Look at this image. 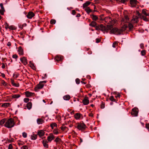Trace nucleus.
<instances>
[{"mask_svg":"<svg viewBox=\"0 0 149 149\" xmlns=\"http://www.w3.org/2000/svg\"><path fill=\"white\" fill-rule=\"evenodd\" d=\"M113 27V26H112ZM110 33L111 34H114L116 35H118L121 34L122 33L123 31V30L118 29L117 28H114L113 29L111 28V29Z\"/></svg>","mask_w":149,"mask_h":149,"instance_id":"nucleus-3","label":"nucleus"},{"mask_svg":"<svg viewBox=\"0 0 149 149\" xmlns=\"http://www.w3.org/2000/svg\"><path fill=\"white\" fill-rule=\"evenodd\" d=\"M63 59V57L61 55H57L54 58V60L57 61H61Z\"/></svg>","mask_w":149,"mask_h":149,"instance_id":"nucleus-8","label":"nucleus"},{"mask_svg":"<svg viewBox=\"0 0 149 149\" xmlns=\"http://www.w3.org/2000/svg\"><path fill=\"white\" fill-rule=\"evenodd\" d=\"M146 54V51L145 50H143L141 52V54L142 56H144Z\"/></svg>","mask_w":149,"mask_h":149,"instance_id":"nucleus-33","label":"nucleus"},{"mask_svg":"<svg viewBox=\"0 0 149 149\" xmlns=\"http://www.w3.org/2000/svg\"><path fill=\"white\" fill-rule=\"evenodd\" d=\"M15 125V123L13 119L10 118L6 121L4 124V126L8 128L13 127Z\"/></svg>","mask_w":149,"mask_h":149,"instance_id":"nucleus-2","label":"nucleus"},{"mask_svg":"<svg viewBox=\"0 0 149 149\" xmlns=\"http://www.w3.org/2000/svg\"><path fill=\"white\" fill-rule=\"evenodd\" d=\"M82 102L84 105H87L89 103V100L87 97H86L82 100Z\"/></svg>","mask_w":149,"mask_h":149,"instance_id":"nucleus-11","label":"nucleus"},{"mask_svg":"<svg viewBox=\"0 0 149 149\" xmlns=\"http://www.w3.org/2000/svg\"><path fill=\"white\" fill-rule=\"evenodd\" d=\"M34 16L35 14L33 12H29L27 15V17L28 18L31 19Z\"/></svg>","mask_w":149,"mask_h":149,"instance_id":"nucleus-12","label":"nucleus"},{"mask_svg":"<svg viewBox=\"0 0 149 149\" xmlns=\"http://www.w3.org/2000/svg\"><path fill=\"white\" fill-rule=\"evenodd\" d=\"M57 126L56 124L55 123H52L50 125V126L52 129H53L54 127H56Z\"/></svg>","mask_w":149,"mask_h":149,"instance_id":"nucleus-31","label":"nucleus"},{"mask_svg":"<svg viewBox=\"0 0 149 149\" xmlns=\"http://www.w3.org/2000/svg\"><path fill=\"white\" fill-rule=\"evenodd\" d=\"M86 127V125L84 123H80L77 125V128L82 131L85 130Z\"/></svg>","mask_w":149,"mask_h":149,"instance_id":"nucleus-4","label":"nucleus"},{"mask_svg":"<svg viewBox=\"0 0 149 149\" xmlns=\"http://www.w3.org/2000/svg\"><path fill=\"white\" fill-rule=\"evenodd\" d=\"M21 61L24 65H26L27 64V60L26 58L25 57H23L20 58Z\"/></svg>","mask_w":149,"mask_h":149,"instance_id":"nucleus-13","label":"nucleus"},{"mask_svg":"<svg viewBox=\"0 0 149 149\" xmlns=\"http://www.w3.org/2000/svg\"><path fill=\"white\" fill-rule=\"evenodd\" d=\"M137 2L136 0H130V3L131 6L133 7H135Z\"/></svg>","mask_w":149,"mask_h":149,"instance_id":"nucleus-10","label":"nucleus"},{"mask_svg":"<svg viewBox=\"0 0 149 149\" xmlns=\"http://www.w3.org/2000/svg\"><path fill=\"white\" fill-rule=\"evenodd\" d=\"M66 128H67L66 127H65V126H64V127L62 126L61 127V130L62 131L65 130Z\"/></svg>","mask_w":149,"mask_h":149,"instance_id":"nucleus-50","label":"nucleus"},{"mask_svg":"<svg viewBox=\"0 0 149 149\" xmlns=\"http://www.w3.org/2000/svg\"><path fill=\"white\" fill-rule=\"evenodd\" d=\"M12 57L13 58L16 59L17 58L18 56L17 55L14 54L13 55Z\"/></svg>","mask_w":149,"mask_h":149,"instance_id":"nucleus-53","label":"nucleus"},{"mask_svg":"<svg viewBox=\"0 0 149 149\" xmlns=\"http://www.w3.org/2000/svg\"><path fill=\"white\" fill-rule=\"evenodd\" d=\"M105 21L109 24H113L114 21L110 17H107L105 18Z\"/></svg>","mask_w":149,"mask_h":149,"instance_id":"nucleus-7","label":"nucleus"},{"mask_svg":"<svg viewBox=\"0 0 149 149\" xmlns=\"http://www.w3.org/2000/svg\"><path fill=\"white\" fill-rule=\"evenodd\" d=\"M18 52L20 55H23L24 54L23 50L21 46L19 47L18 48Z\"/></svg>","mask_w":149,"mask_h":149,"instance_id":"nucleus-15","label":"nucleus"},{"mask_svg":"<svg viewBox=\"0 0 149 149\" xmlns=\"http://www.w3.org/2000/svg\"><path fill=\"white\" fill-rule=\"evenodd\" d=\"M76 13V12L74 10H72V14L73 15H74Z\"/></svg>","mask_w":149,"mask_h":149,"instance_id":"nucleus-57","label":"nucleus"},{"mask_svg":"<svg viewBox=\"0 0 149 149\" xmlns=\"http://www.w3.org/2000/svg\"><path fill=\"white\" fill-rule=\"evenodd\" d=\"M110 100L113 102H115L116 100L114 98L113 96H111L109 98Z\"/></svg>","mask_w":149,"mask_h":149,"instance_id":"nucleus-37","label":"nucleus"},{"mask_svg":"<svg viewBox=\"0 0 149 149\" xmlns=\"http://www.w3.org/2000/svg\"><path fill=\"white\" fill-rule=\"evenodd\" d=\"M5 120L4 119H2L0 121V125H2L5 123Z\"/></svg>","mask_w":149,"mask_h":149,"instance_id":"nucleus-35","label":"nucleus"},{"mask_svg":"<svg viewBox=\"0 0 149 149\" xmlns=\"http://www.w3.org/2000/svg\"><path fill=\"white\" fill-rule=\"evenodd\" d=\"M11 83L12 84L13 86L16 87H18L19 86V83L16 84L14 82V81L13 79H10Z\"/></svg>","mask_w":149,"mask_h":149,"instance_id":"nucleus-20","label":"nucleus"},{"mask_svg":"<svg viewBox=\"0 0 149 149\" xmlns=\"http://www.w3.org/2000/svg\"><path fill=\"white\" fill-rule=\"evenodd\" d=\"M85 10L88 14H89L92 11L91 10L89 7L86 8L85 9Z\"/></svg>","mask_w":149,"mask_h":149,"instance_id":"nucleus-29","label":"nucleus"},{"mask_svg":"<svg viewBox=\"0 0 149 149\" xmlns=\"http://www.w3.org/2000/svg\"><path fill=\"white\" fill-rule=\"evenodd\" d=\"M127 28V26L126 24H125L123 26V27L121 29H122L123 30H123L124 31Z\"/></svg>","mask_w":149,"mask_h":149,"instance_id":"nucleus-36","label":"nucleus"},{"mask_svg":"<svg viewBox=\"0 0 149 149\" xmlns=\"http://www.w3.org/2000/svg\"><path fill=\"white\" fill-rule=\"evenodd\" d=\"M25 94L26 96L28 97L32 96L34 94L33 93L28 91H26L25 92Z\"/></svg>","mask_w":149,"mask_h":149,"instance_id":"nucleus-14","label":"nucleus"},{"mask_svg":"<svg viewBox=\"0 0 149 149\" xmlns=\"http://www.w3.org/2000/svg\"><path fill=\"white\" fill-rule=\"evenodd\" d=\"M45 134V132L43 130H40L38 132V134L40 136H42L44 135Z\"/></svg>","mask_w":149,"mask_h":149,"instance_id":"nucleus-23","label":"nucleus"},{"mask_svg":"<svg viewBox=\"0 0 149 149\" xmlns=\"http://www.w3.org/2000/svg\"><path fill=\"white\" fill-rule=\"evenodd\" d=\"M47 141H44V140L42 141V143L43 144V146L47 148L48 147V145L47 144Z\"/></svg>","mask_w":149,"mask_h":149,"instance_id":"nucleus-22","label":"nucleus"},{"mask_svg":"<svg viewBox=\"0 0 149 149\" xmlns=\"http://www.w3.org/2000/svg\"><path fill=\"white\" fill-rule=\"evenodd\" d=\"M22 149H28V147L26 145H24L21 147Z\"/></svg>","mask_w":149,"mask_h":149,"instance_id":"nucleus-39","label":"nucleus"},{"mask_svg":"<svg viewBox=\"0 0 149 149\" xmlns=\"http://www.w3.org/2000/svg\"><path fill=\"white\" fill-rule=\"evenodd\" d=\"M1 84H2L4 86H6V83L5 81L4 80H2L1 81Z\"/></svg>","mask_w":149,"mask_h":149,"instance_id":"nucleus-48","label":"nucleus"},{"mask_svg":"<svg viewBox=\"0 0 149 149\" xmlns=\"http://www.w3.org/2000/svg\"><path fill=\"white\" fill-rule=\"evenodd\" d=\"M7 45L8 46H10L11 45V43L10 42H8Z\"/></svg>","mask_w":149,"mask_h":149,"instance_id":"nucleus-61","label":"nucleus"},{"mask_svg":"<svg viewBox=\"0 0 149 149\" xmlns=\"http://www.w3.org/2000/svg\"><path fill=\"white\" fill-rule=\"evenodd\" d=\"M44 84H42V82H40L39 84H37L36 86L34 88V90L36 91H38L39 89H42L44 86Z\"/></svg>","mask_w":149,"mask_h":149,"instance_id":"nucleus-6","label":"nucleus"},{"mask_svg":"<svg viewBox=\"0 0 149 149\" xmlns=\"http://www.w3.org/2000/svg\"><path fill=\"white\" fill-rule=\"evenodd\" d=\"M5 11V10H2L1 9L0 10V14L3 15L4 14V12Z\"/></svg>","mask_w":149,"mask_h":149,"instance_id":"nucleus-44","label":"nucleus"},{"mask_svg":"<svg viewBox=\"0 0 149 149\" xmlns=\"http://www.w3.org/2000/svg\"><path fill=\"white\" fill-rule=\"evenodd\" d=\"M63 99L65 100H68L70 98V96L69 95H66L64 96Z\"/></svg>","mask_w":149,"mask_h":149,"instance_id":"nucleus-24","label":"nucleus"},{"mask_svg":"<svg viewBox=\"0 0 149 149\" xmlns=\"http://www.w3.org/2000/svg\"><path fill=\"white\" fill-rule=\"evenodd\" d=\"M141 18L143 19L145 21H148V19L145 16H143Z\"/></svg>","mask_w":149,"mask_h":149,"instance_id":"nucleus-40","label":"nucleus"},{"mask_svg":"<svg viewBox=\"0 0 149 149\" xmlns=\"http://www.w3.org/2000/svg\"><path fill=\"white\" fill-rule=\"evenodd\" d=\"M140 47L141 49H143L144 48V45L143 43H141L140 45Z\"/></svg>","mask_w":149,"mask_h":149,"instance_id":"nucleus-55","label":"nucleus"},{"mask_svg":"<svg viewBox=\"0 0 149 149\" xmlns=\"http://www.w3.org/2000/svg\"><path fill=\"white\" fill-rule=\"evenodd\" d=\"M56 22V21L55 19H52L50 22V23L51 24H55Z\"/></svg>","mask_w":149,"mask_h":149,"instance_id":"nucleus-34","label":"nucleus"},{"mask_svg":"<svg viewBox=\"0 0 149 149\" xmlns=\"http://www.w3.org/2000/svg\"><path fill=\"white\" fill-rule=\"evenodd\" d=\"M37 122L38 124H41L45 122L44 120L41 118H38L37 120Z\"/></svg>","mask_w":149,"mask_h":149,"instance_id":"nucleus-17","label":"nucleus"},{"mask_svg":"<svg viewBox=\"0 0 149 149\" xmlns=\"http://www.w3.org/2000/svg\"><path fill=\"white\" fill-rule=\"evenodd\" d=\"M117 43L116 42H114L112 46L113 47L115 48L116 47Z\"/></svg>","mask_w":149,"mask_h":149,"instance_id":"nucleus-51","label":"nucleus"},{"mask_svg":"<svg viewBox=\"0 0 149 149\" xmlns=\"http://www.w3.org/2000/svg\"><path fill=\"white\" fill-rule=\"evenodd\" d=\"M53 132L54 133V134H58V131L57 130H54L53 131Z\"/></svg>","mask_w":149,"mask_h":149,"instance_id":"nucleus-42","label":"nucleus"},{"mask_svg":"<svg viewBox=\"0 0 149 149\" xmlns=\"http://www.w3.org/2000/svg\"><path fill=\"white\" fill-rule=\"evenodd\" d=\"M96 23L95 21H92L89 24V25L93 27H95L96 25Z\"/></svg>","mask_w":149,"mask_h":149,"instance_id":"nucleus-28","label":"nucleus"},{"mask_svg":"<svg viewBox=\"0 0 149 149\" xmlns=\"http://www.w3.org/2000/svg\"><path fill=\"white\" fill-rule=\"evenodd\" d=\"M146 127L147 129H149V123L146 124Z\"/></svg>","mask_w":149,"mask_h":149,"instance_id":"nucleus-58","label":"nucleus"},{"mask_svg":"<svg viewBox=\"0 0 149 149\" xmlns=\"http://www.w3.org/2000/svg\"><path fill=\"white\" fill-rule=\"evenodd\" d=\"M92 19L95 21H96L98 19V17L96 15H91Z\"/></svg>","mask_w":149,"mask_h":149,"instance_id":"nucleus-27","label":"nucleus"},{"mask_svg":"<svg viewBox=\"0 0 149 149\" xmlns=\"http://www.w3.org/2000/svg\"><path fill=\"white\" fill-rule=\"evenodd\" d=\"M115 94L116 95L115 96V97L117 98L118 97H119L120 96V95L119 93H118V94H116V93H115Z\"/></svg>","mask_w":149,"mask_h":149,"instance_id":"nucleus-54","label":"nucleus"},{"mask_svg":"<svg viewBox=\"0 0 149 149\" xmlns=\"http://www.w3.org/2000/svg\"><path fill=\"white\" fill-rule=\"evenodd\" d=\"M142 13L144 15L146 16H149V14L146 13V10L145 9H143L142 10Z\"/></svg>","mask_w":149,"mask_h":149,"instance_id":"nucleus-26","label":"nucleus"},{"mask_svg":"<svg viewBox=\"0 0 149 149\" xmlns=\"http://www.w3.org/2000/svg\"><path fill=\"white\" fill-rule=\"evenodd\" d=\"M19 74H14L13 75V77H14L15 78H17L19 76Z\"/></svg>","mask_w":149,"mask_h":149,"instance_id":"nucleus-59","label":"nucleus"},{"mask_svg":"<svg viewBox=\"0 0 149 149\" xmlns=\"http://www.w3.org/2000/svg\"><path fill=\"white\" fill-rule=\"evenodd\" d=\"M27 134L25 132H23L22 133V136L23 137L25 138L27 137Z\"/></svg>","mask_w":149,"mask_h":149,"instance_id":"nucleus-41","label":"nucleus"},{"mask_svg":"<svg viewBox=\"0 0 149 149\" xmlns=\"http://www.w3.org/2000/svg\"><path fill=\"white\" fill-rule=\"evenodd\" d=\"M138 109L136 108H134L132 109L131 114L133 116L136 117L138 116Z\"/></svg>","mask_w":149,"mask_h":149,"instance_id":"nucleus-5","label":"nucleus"},{"mask_svg":"<svg viewBox=\"0 0 149 149\" xmlns=\"http://www.w3.org/2000/svg\"><path fill=\"white\" fill-rule=\"evenodd\" d=\"M93 114L92 113H90L89 114V116L90 117H93Z\"/></svg>","mask_w":149,"mask_h":149,"instance_id":"nucleus-64","label":"nucleus"},{"mask_svg":"<svg viewBox=\"0 0 149 149\" xmlns=\"http://www.w3.org/2000/svg\"><path fill=\"white\" fill-rule=\"evenodd\" d=\"M100 40L98 38H97L96 39V43H99L100 42Z\"/></svg>","mask_w":149,"mask_h":149,"instance_id":"nucleus-60","label":"nucleus"},{"mask_svg":"<svg viewBox=\"0 0 149 149\" xmlns=\"http://www.w3.org/2000/svg\"><path fill=\"white\" fill-rule=\"evenodd\" d=\"M96 30H100L104 33H108L109 29H111L112 26L111 25H107L106 26H104L102 24H100L95 26Z\"/></svg>","mask_w":149,"mask_h":149,"instance_id":"nucleus-1","label":"nucleus"},{"mask_svg":"<svg viewBox=\"0 0 149 149\" xmlns=\"http://www.w3.org/2000/svg\"><path fill=\"white\" fill-rule=\"evenodd\" d=\"M5 28L6 29H7L8 28L9 29V25L7 23H5Z\"/></svg>","mask_w":149,"mask_h":149,"instance_id":"nucleus-45","label":"nucleus"},{"mask_svg":"<svg viewBox=\"0 0 149 149\" xmlns=\"http://www.w3.org/2000/svg\"><path fill=\"white\" fill-rule=\"evenodd\" d=\"M29 100V99L28 98H25L24 99V102L27 103L28 102Z\"/></svg>","mask_w":149,"mask_h":149,"instance_id":"nucleus-43","label":"nucleus"},{"mask_svg":"<svg viewBox=\"0 0 149 149\" xmlns=\"http://www.w3.org/2000/svg\"><path fill=\"white\" fill-rule=\"evenodd\" d=\"M91 3V2L89 1H86L85 3H84L83 4V7L84 8H85L87 7Z\"/></svg>","mask_w":149,"mask_h":149,"instance_id":"nucleus-25","label":"nucleus"},{"mask_svg":"<svg viewBox=\"0 0 149 149\" xmlns=\"http://www.w3.org/2000/svg\"><path fill=\"white\" fill-rule=\"evenodd\" d=\"M0 6L1 8V9L5 10L2 3H1L0 4Z\"/></svg>","mask_w":149,"mask_h":149,"instance_id":"nucleus-49","label":"nucleus"},{"mask_svg":"<svg viewBox=\"0 0 149 149\" xmlns=\"http://www.w3.org/2000/svg\"><path fill=\"white\" fill-rule=\"evenodd\" d=\"M32 107V104L31 102H28L26 105V107L27 108L30 110L31 109Z\"/></svg>","mask_w":149,"mask_h":149,"instance_id":"nucleus-21","label":"nucleus"},{"mask_svg":"<svg viewBox=\"0 0 149 149\" xmlns=\"http://www.w3.org/2000/svg\"><path fill=\"white\" fill-rule=\"evenodd\" d=\"M20 96V95L19 94H14L12 96V97L14 98H18Z\"/></svg>","mask_w":149,"mask_h":149,"instance_id":"nucleus-30","label":"nucleus"},{"mask_svg":"<svg viewBox=\"0 0 149 149\" xmlns=\"http://www.w3.org/2000/svg\"><path fill=\"white\" fill-rule=\"evenodd\" d=\"M56 143V145H57L58 144H60L61 142V140L59 137H56L54 141Z\"/></svg>","mask_w":149,"mask_h":149,"instance_id":"nucleus-16","label":"nucleus"},{"mask_svg":"<svg viewBox=\"0 0 149 149\" xmlns=\"http://www.w3.org/2000/svg\"><path fill=\"white\" fill-rule=\"evenodd\" d=\"M55 138V136L53 134L50 133L49 136L47 137V140L48 141L51 142Z\"/></svg>","mask_w":149,"mask_h":149,"instance_id":"nucleus-9","label":"nucleus"},{"mask_svg":"<svg viewBox=\"0 0 149 149\" xmlns=\"http://www.w3.org/2000/svg\"><path fill=\"white\" fill-rule=\"evenodd\" d=\"M125 19L126 20V22H127L128 19H129V18L127 16H125Z\"/></svg>","mask_w":149,"mask_h":149,"instance_id":"nucleus-62","label":"nucleus"},{"mask_svg":"<svg viewBox=\"0 0 149 149\" xmlns=\"http://www.w3.org/2000/svg\"><path fill=\"white\" fill-rule=\"evenodd\" d=\"M128 27L129 28V29L130 30L132 29L133 28V26L132 24L131 23H129L128 24Z\"/></svg>","mask_w":149,"mask_h":149,"instance_id":"nucleus-32","label":"nucleus"},{"mask_svg":"<svg viewBox=\"0 0 149 149\" xmlns=\"http://www.w3.org/2000/svg\"><path fill=\"white\" fill-rule=\"evenodd\" d=\"M14 139H13L12 138L11 139H8L7 140V141L8 142V143H11L13 141Z\"/></svg>","mask_w":149,"mask_h":149,"instance_id":"nucleus-47","label":"nucleus"},{"mask_svg":"<svg viewBox=\"0 0 149 149\" xmlns=\"http://www.w3.org/2000/svg\"><path fill=\"white\" fill-rule=\"evenodd\" d=\"M127 0H120V2L122 3H125Z\"/></svg>","mask_w":149,"mask_h":149,"instance_id":"nucleus-56","label":"nucleus"},{"mask_svg":"<svg viewBox=\"0 0 149 149\" xmlns=\"http://www.w3.org/2000/svg\"><path fill=\"white\" fill-rule=\"evenodd\" d=\"M5 65L4 63H2V68L3 69H4L5 68Z\"/></svg>","mask_w":149,"mask_h":149,"instance_id":"nucleus-63","label":"nucleus"},{"mask_svg":"<svg viewBox=\"0 0 149 149\" xmlns=\"http://www.w3.org/2000/svg\"><path fill=\"white\" fill-rule=\"evenodd\" d=\"M81 115L80 113H77L74 114V117L76 120H78L80 118Z\"/></svg>","mask_w":149,"mask_h":149,"instance_id":"nucleus-18","label":"nucleus"},{"mask_svg":"<svg viewBox=\"0 0 149 149\" xmlns=\"http://www.w3.org/2000/svg\"><path fill=\"white\" fill-rule=\"evenodd\" d=\"M75 81L77 84H79L80 82V79L78 78L76 79Z\"/></svg>","mask_w":149,"mask_h":149,"instance_id":"nucleus-46","label":"nucleus"},{"mask_svg":"<svg viewBox=\"0 0 149 149\" xmlns=\"http://www.w3.org/2000/svg\"><path fill=\"white\" fill-rule=\"evenodd\" d=\"M9 29L11 30H14L15 29V28L13 26H9Z\"/></svg>","mask_w":149,"mask_h":149,"instance_id":"nucleus-38","label":"nucleus"},{"mask_svg":"<svg viewBox=\"0 0 149 149\" xmlns=\"http://www.w3.org/2000/svg\"><path fill=\"white\" fill-rule=\"evenodd\" d=\"M13 146L11 144H10L8 146V149H12L13 148Z\"/></svg>","mask_w":149,"mask_h":149,"instance_id":"nucleus-52","label":"nucleus"},{"mask_svg":"<svg viewBox=\"0 0 149 149\" xmlns=\"http://www.w3.org/2000/svg\"><path fill=\"white\" fill-rule=\"evenodd\" d=\"M10 104L9 103H4L1 105V107L4 108H6L9 106Z\"/></svg>","mask_w":149,"mask_h":149,"instance_id":"nucleus-19","label":"nucleus"}]
</instances>
